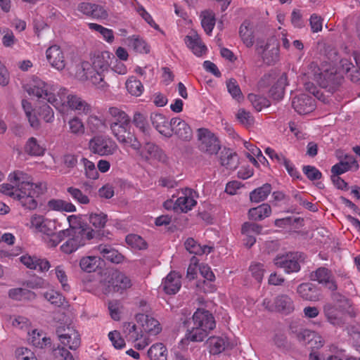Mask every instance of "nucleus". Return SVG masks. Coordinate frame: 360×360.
<instances>
[{
    "label": "nucleus",
    "instance_id": "nucleus-62",
    "mask_svg": "<svg viewBox=\"0 0 360 360\" xmlns=\"http://www.w3.org/2000/svg\"><path fill=\"white\" fill-rule=\"evenodd\" d=\"M249 269L255 280L258 282H260L262 280L264 273V269L263 268L262 264L259 262H252L250 266Z\"/></svg>",
    "mask_w": 360,
    "mask_h": 360
},
{
    "label": "nucleus",
    "instance_id": "nucleus-47",
    "mask_svg": "<svg viewBox=\"0 0 360 360\" xmlns=\"http://www.w3.org/2000/svg\"><path fill=\"white\" fill-rule=\"evenodd\" d=\"M80 247H82V243L81 240H78L75 233H72L70 238L60 246V250L65 254H70Z\"/></svg>",
    "mask_w": 360,
    "mask_h": 360
},
{
    "label": "nucleus",
    "instance_id": "nucleus-43",
    "mask_svg": "<svg viewBox=\"0 0 360 360\" xmlns=\"http://www.w3.org/2000/svg\"><path fill=\"white\" fill-rule=\"evenodd\" d=\"M126 88L127 91L132 96H139L144 90L143 85L140 80L137 79L135 77L131 76L126 82Z\"/></svg>",
    "mask_w": 360,
    "mask_h": 360
},
{
    "label": "nucleus",
    "instance_id": "nucleus-45",
    "mask_svg": "<svg viewBox=\"0 0 360 360\" xmlns=\"http://www.w3.org/2000/svg\"><path fill=\"white\" fill-rule=\"evenodd\" d=\"M323 312L327 320L332 325L340 326L342 324V321L341 318L338 316L336 308L331 304L325 305Z\"/></svg>",
    "mask_w": 360,
    "mask_h": 360
},
{
    "label": "nucleus",
    "instance_id": "nucleus-58",
    "mask_svg": "<svg viewBox=\"0 0 360 360\" xmlns=\"http://www.w3.org/2000/svg\"><path fill=\"white\" fill-rule=\"evenodd\" d=\"M126 242L131 247L138 248L139 250L146 248V244L143 239L141 236L136 234L128 235L126 237Z\"/></svg>",
    "mask_w": 360,
    "mask_h": 360
},
{
    "label": "nucleus",
    "instance_id": "nucleus-53",
    "mask_svg": "<svg viewBox=\"0 0 360 360\" xmlns=\"http://www.w3.org/2000/svg\"><path fill=\"white\" fill-rule=\"evenodd\" d=\"M108 221L107 214L103 212L91 213L89 216L90 223L96 229H103Z\"/></svg>",
    "mask_w": 360,
    "mask_h": 360
},
{
    "label": "nucleus",
    "instance_id": "nucleus-26",
    "mask_svg": "<svg viewBox=\"0 0 360 360\" xmlns=\"http://www.w3.org/2000/svg\"><path fill=\"white\" fill-rule=\"evenodd\" d=\"M136 320L141 323L143 330L146 333L157 335L161 331V327L158 320L144 314H138Z\"/></svg>",
    "mask_w": 360,
    "mask_h": 360
},
{
    "label": "nucleus",
    "instance_id": "nucleus-11",
    "mask_svg": "<svg viewBox=\"0 0 360 360\" xmlns=\"http://www.w3.org/2000/svg\"><path fill=\"white\" fill-rule=\"evenodd\" d=\"M89 149L94 154L108 156L114 154L117 149V146L110 138L97 136L89 141Z\"/></svg>",
    "mask_w": 360,
    "mask_h": 360
},
{
    "label": "nucleus",
    "instance_id": "nucleus-27",
    "mask_svg": "<svg viewBox=\"0 0 360 360\" xmlns=\"http://www.w3.org/2000/svg\"><path fill=\"white\" fill-rule=\"evenodd\" d=\"M288 85V77L285 73H282L277 79L276 83L269 90V96L276 101L283 98L285 87Z\"/></svg>",
    "mask_w": 360,
    "mask_h": 360
},
{
    "label": "nucleus",
    "instance_id": "nucleus-18",
    "mask_svg": "<svg viewBox=\"0 0 360 360\" xmlns=\"http://www.w3.org/2000/svg\"><path fill=\"white\" fill-rule=\"evenodd\" d=\"M46 57L49 64L58 70H63L66 65L65 56L61 48L56 44L49 46L46 51Z\"/></svg>",
    "mask_w": 360,
    "mask_h": 360
},
{
    "label": "nucleus",
    "instance_id": "nucleus-60",
    "mask_svg": "<svg viewBox=\"0 0 360 360\" xmlns=\"http://www.w3.org/2000/svg\"><path fill=\"white\" fill-rule=\"evenodd\" d=\"M262 230V226L261 225L251 222H245L242 226L241 232L243 234L255 236L259 234Z\"/></svg>",
    "mask_w": 360,
    "mask_h": 360
},
{
    "label": "nucleus",
    "instance_id": "nucleus-19",
    "mask_svg": "<svg viewBox=\"0 0 360 360\" xmlns=\"http://www.w3.org/2000/svg\"><path fill=\"white\" fill-rule=\"evenodd\" d=\"M31 226L47 236L53 235L56 229V221L45 219L41 215H34L30 219Z\"/></svg>",
    "mask_w": 360,
    "mask_h": 360
},
{
    "label": "nucleus",
    "instance_id": "nucleus-12",
    "mask_svg": "<svg viewBox=\"0 0 360 360\" xmlns=\"http://www.w3.org/2000/svg\"><path fill=\"white\" fill-rule=\"evenodd\" d=\"M139 147L137 149L130 147L132 150L136 151L137 155L141 160L149 161L151 160H156L158 161L165 162L166 160V155L164 151L159 148L157 145L153 143H146L143 147H141V143L139 141Z\"/></svg>",
    "mask_w": 360,
    "mask_h": 360
},
{
    "label": "nucleus",
    "instance_id": "nucleus-4",
    "mask_svg": "<svg viewBox=\"0 0 360 360\" xmlns=\"http://www.w3.org/2000/svg\"><path fill=\"white\" fill-rule=\"evenodd\" d=\"M112 59L114 56L109 51L95 53L91 58V64L89 62L82 63L86 78L98 88L105 90L107 84L103 81L104 75L110 68Z\"/></svg>",
    "mask_w": 360,
    "mask_h": 360
},
{
    "label": "nucleus",
    "instance_id": "nucleus-57",
    "mask_svg": "<svg viewBox=\"0 0 360 360\" xmlns=\"http://www.w3.org/2000/svg\"><path fill=\"white\" fill-rule=\"evenodd\" d=\"M228 91L233 98L239 100L243 98V94L239 85L234 79H230L226 82Z\"/></svg>",
    "mask_w": 360,
    "mask_h": 360
},
{
    "label": "nucleus",
    "instance_id": "nucleus-33",
    "mask_svg": "<svg viewBox=\"0 0 360 360\" xmlns=\"http://www.w3.org/2000/svg\"><path fill=\"white\" fill-rule=\"evenodd\" d=\"M255 24H241L239 34L243 43L248 47H251L255 41Z\"/></svg>",
    "mask_w": 360,
    "mask_h": 360
},
{
    "label": "nucleus",
    "instance_id": "nucleus-38",
    "mask_svg": "<svg viewBox=\"0 0 360 360\" xmlns=\"http://www.w3.org/2000/svg\"><path fill=\"white\" fill-rule=\"evenodd\" d=\"M101 259L96 256L83 257L79 261V266L82 271L86 272H93L100 265Z\"/></svg>",
    "mask_w": 360,
    "mask_h": 360
},
{
    "label": "nucleus",
    "instance_id": "nucleus-59",
    "mask_svg": "<svg viewBox=\"0 0 360 360\" xmlns=\"http://www.w3.org/2000/svg\"><path fill=\"white\" fill-rule=\"evenodd\" d=\"M108 338L115 349H120L125 347V341L117 330L110 332Z\"/></svg>",
    "mask_w": 360,
    "mask_h": 360
},
{
    "label": "nucleus",
    "instance_id": "nucleus-28",
    "mask_svg": "<svg viewBox=\"0 0 360 360\" xmlns=\"http://www.w3.org/2000/svg\"><path fill=\"white\" fill-rule=\"evenodd\" d=\"M297 292L304 300L311 302L319 300L320 295L311 283H304L298 285Z\"/></svg>",
    "mask_w": 360,
    "mask_h": 360
},
{
    "label": "nucleus",
    "instance_id": "nucleus-35",
    "mask_svg": "<svg viewBox=\"0 0 360 360\" xmlns=\"http://www.w3.org/2000/svg\"><path fill=\"white\" fill-rule=\"evenodd\" d=\"M8 296L15 300H33L36 298V294L26 288H12L8 291Z\"/></svg>",
    "mask_w": 360,
    "mask_h": 360
},
{
    "label": "nucleus",
    "instance_id": "nucleus-16",
    "mask_svg": "<svg viewBox=\"0 0 360 360\" xmlns=\"http://www.w3.org/2000/svg\"><path fill=\"white\" fill-rule=\"evenodd\" d=\"M309 278L311 281H316L332 291L337 289V285L331 271L326 267H319L313 271L310 274Z\"/></svg>",
    "mask_w": 360,
    "mask_h": 360
},
{
    "label": "nucleus",
    "instance_id": "nucleus-23",
    "mask_svg": "<svg viewBox=\"0 0 360 360\" xmlns=\"http://www.w3.org/2000/svg\"><path fill=\"white\" fill-rule=\"evenodd\" d=\"M21 262L28 269L36 270L39 272L47 271L50 267V262L43 258L28 255L20 257Z\"/></svg>",
    "mask_w": 360,
    "mask_h": 360
},
{
    "label": "nucleus",
    "instance_id": "nucleus-2",
    "mask_svg": "<svg viewBox=\"0 0 360 360\" xmlns=\"http://www.w3.org/2000/svg\"><path fill=\"white\" fill-rule=\"evenodd\" d=\"M8 180L11 184L0 185V193L18 200L26 209H36V198L45 189L43 184H34L30 174L20 170L10 173Z\"/></svg>",
    "mask_w": 360,
    "mask_h": 360
},
{
    "label": "nucleus",
    "instance_id": "nucleus-54",
    "mask_svg": "<svg viewBox=\"0 0 360 360\" xmlns=\"http://www.w3.org/2000/svg\"><path fill=\"white\" fill-rule=\"evenodd\" d=\"M81 161L84 167L86 176L90 179H98L99 174L94 163L85 158H83Z\"/></svg>",
    "mask_w": 360,
    "mask_h": 360
},
{
    "label": "nucleus",
    "instance_id": "nucleus-37",
    "mask_svg": "<svg viewBox=\"0 0 360 360\" xmlns=\"http://www.w3.org/2000/svg\"><path fill=\"white\" fill-rule=\"evenodd\" d=\"M131 285V279L123 273H116L112 277V286L115 291L127 290Z\"/></svg>",
    "mask_w": 360,
    "mask_h": 360
},
{
    "label": "nucleus",
    "instance_id": "nucleus-48",
    "mask_svg": "<svg viewBox=\"0 0 360 360\" xmlns=\"http://www.w3.org/2000/svg\"><path fill=\"white\" fill-rule=\"evenodd\" d=\"M248 98L257 111H261L264 108L270 105V101L264 96L250 94Z\"/></svg>",
    "mask_w": 360,
    "mask_h": 360
},
{
    "label": "nucleus",
    "instance_id": "nucleus-30",
    "mask_svg": "<svg viewBox=\"0 0 360 360\" xmlns=\"http://www.w3.org/2000/svg\"><path fill=\"white\" fill-rule=\"evenodd\" d=\"M221 165L229 169H235L238 165V158L236 153L229 148H224L220 153Z\"/></svg>",
    "mask_w": 360,
    "mask_h": 360
},
{
    "label": "nucleus",
    "instance_id": "nucleus-51",
    "mask_svg": "<svg viewBox=\"0 0 360 360\" xmlns=\"http://www.w3.org/2000/svg\"><path fill=\"white\" fill-rule=\"evenodd\" d=\"M69 132L76 136L84 134L85 128L82 121L77 117H75L68 121Z\"/></svg>",
    "mask_w": 360,
    "mask_h": 360
},
{
    "label": "nucleus",
    "instance_id": "nucleus-17",
    "mask_svg": "<svg viewBox=\"0 0 360 360\" xmlns=\"http://www.w3.org/2000/svg\"><path fill=\"white\" fill-rule=\"evenodd\" d=\"M172 136L176 135L179 139L189 141L193 137V131L187 122L179 117L170 120Z\"/></svg>",
    "mask_w": 360,
    "mask_h": 360
},
{
    "label": "nucleus",
    "instance_id": "nucleus-31",
    "mask_svg": "<svg viewBox=\"0 0 360 360\" xmlns=\"http://www.w3.org/2000/svg\"><path fill=\"white\" fill-rule=\"evenodd\" d=\"M73 233L78 240H81L82 246L85 245L87 241L94 238L96 235V232L87 224H82L78 228L73 227Z\"/></svg>",
    "mask_w": 360,
    "mask_h": 360
},
{
    "label": "nucleus",
    "instance_id": "nucleus-44",
    "mask_svg": "<svg viewBox=\"0 0 360 360\" xmlns=\"http://www.w3.org/2000/svg\"><path fill=\"white\" fill-rule=\"evenodd\" d=\"M122 332L129 341L136 342L141 339L143 336L137 331L136 325L131 322L123 323Z\"/></svg>",
    "mask_w": 360,
    "mask_h": 360
},
{
    "label": "nucleus",
    "instance_id": "nucleus-3",
    "mask_svg": "<svg viewBox=\"0 0 360 360\" xmlns=\"http://www.w3.org/2000/svg\"><path fill=\"white\" fill-rule=\"evenodd\" d=\"M108 114L110 117V129L117 141L124 147L137 149L139 140L131 131V118L123 110L117 107H110Z\"/></svg>",
    "mask_w": 360,
    "mask_h": 360
},
{
    "label": "nucleus",
    "instance_id": "nucleus-63",
    "mask_svg": "<svg viewBox=\"0 0 360 360\" xmlns=\"http://www.w3.org/2000/svg\"><path fill=\"white\" fill-rule=\"evenodd\" d=\"M237 118L240 122L245 127L251 126L254 122V118L250 112L244 109H240L237 113Z\"/></svg>",
    "mask_w": 360,
    "mask_h": 360
},
{
    "label": "nucleus",
    "instance_id": "nucleus-39",
    "mask_svg": "<svg viewBox=\"0 0 360 360\" xmlns=\"http://www.w3.org/2000/svg\"><path fill=\"white\" fill-rule=\"evenodd\" d=\"M25 152L32 156H41L44 153V148L41 146L36 138L30 137L27 141L25 147Z\"/></svg>",
    "mask_w": 360,
    "mask_h": 360
},
{
    "label": "nucleus",
    "instance_id": "nucleus-55",
    "mask_svg": "<svg viewBox=\"0 0 360 360\" xmlns=\"http://www.w3.org/2000/svg\"><path fill=\"white\" fill-rule=\"evenodd\" d=\"M44 297L51 304L57 307L62 306L65 302V297L60 292L53 290L46 292Z\"/></svg>",
    "mask_w": 360,
    "mask_h": 360
},
{
    "label": "nucleus",
    "instance_id": "nucleus-8",
    "mask_svg": "<svg viewBox=\"0 0 360 360\" xmlns=\"http://www.w3.org/2000/svg\"><path fill=\"white\" fill-rule=\"evenodd\" d=\"M256 50L268 65H274L279 60V42L276 35L270 37L264 45H258Z\"/></svg>",
    "mask_w": 360,
    "mask_h": 360
},
{
    "label": "nucleus",
    "instance_id": "nucleus-6",
    "mask_svg": "<svg viewBox=\"0 0 360 360\" xmlns=\"http://www.w3.org/2000/svg\"><path fill=\"white\" fill-rule=\"evenodd\" d=\"M193 326L188 329L186 334L187 340L202 342L215 327V321L212 314L204 309H198L192 317Z\"/></svg>",
    "mask_w": 360,
    "mask_h": 360
},
{
    "label": "nucleus",
    "instance_id": "nucleus-15",
    "mask_svg": "<svg viewBox=\"0 0 360 360\" xmlns=\"http://www.w3.org/2000/svg\"><path fill=\"white\" fill-rule=\"evenodd\" d=\"M292 106L298 114H308L316 108L315 99L311 96L302 94L292 98Z\"/></svg>",
    "mask_w": 360,
    "mask_h": 360
},
{
    "label": "nucleus",
    "instance_id": "nucleus-1",
    "mask_svg": "<svg viewBox=\"0 0 360 360\" xmlns=\"http://www.w3.org/2000/svg\"><path fill=\"white\" fill-rule=\"evenodd\" d=\"M29 95L47 101L56 109L68 107L79 114L88 115L92 107L80 96L68 94V90L58 85L46 83L38 77H34L25 86Z\"/></svg>",
    "mask_w": 360,
    "mask_h": 360
},
{
    "label": "nucleus",
    "instance_id": "nucleus-46",
    "mask_svg": "<svg viewBox=\"0 0 360 360\" xmlns=\"http://www.w3.org/2000/svg\"><path fill=\"white\" fill-rule=\"evenodd\" d=\"M30 335V341L36 347L43 348L47 345L51 344V339L44 335L42 332H39L37 330H33Z\"/></svg>",
    "mask_w": 360,
    "mask_h": 360
},
{
    "label": "nucleus",
    "instance_id": "nucleus-29",
    "mask_svg": "<svg viewBox=\"0 0 360 360\" xmlns=\"http://www.w3.org/2000/svg\"><path fill=\"white\" fill-rule=\"evenodd\" d=\"M96 248L103 258L111 262L119 264L121 263L124 259L122 255L110 245L101 244Z\"/></svg>",
    "mask_w": 360,
    "mask_h": 360
},
{
    "label": "nucleus",
    "instance_id": "nucleus-14",
    "mask_svg": "<svg viewBox=\"0 0 360 360\" xmlns=\"http://www.w3.org/2000/svg\"><path fill=\"white\" fill-rule=\"evenodd\" d=\"M56 334L59 341L63 346L70 349H77L81 344L80 336L78 332L71 327H58Z\"/></svg>",
    "mask_w": 360,
    "mask_h": 360
},
{
    "label": "nucleus",
    "instance_id": "nucleus-9",
    "mask_svg": "<svg viewBox=\"0 0 360 360\" xmlns=\"http://www.w3.org/2000/svg\"><path fill=\"white\" fill-rule=\"evenodd\" d=\"M262 304L270 311H276L284 315H288L295 310L292 299L285 294L278 295L274 301L266 298L263 300Z\"/></svg>",
    "mask_w": 360,
    "mask_h": 360
},
{
    "label": "nucleus",
    "instance_id": "nucleus-32",
    "mask_svg": "<svg viewBox=\"0 0 360 360\" xmlns=\"http://www.w3.org/2000/svg\"><path fill=\"white\" fill-rule=\"evenodd\" d=\"M271 213V206L267 203H263L248 211V217L254 221H261L268 217Z\"/></svg>",
    "mask_w": 360,
    "mask_h": 360
},
{
    "label": "nucleus",
    "instance_id": "nucleus-20",
    "mask_svg": "<svg viewBox=\"0 0 360 360\" xmlns=\"http://www.w3.org/2000/svg\"><path fill=\"white\" fill-rule=\"evenodd\" d=\"M181 193L182 195L176 199L174 205V209L182 212H187L196 205V200L193 195L194 192L191 188H185Z\"/></svg>",
    "mask_w": 360,
    "mask_h": 360
},
{
    "label": "nucleus",
    "instance_id": "nucleus-5",
    "mask_svg": "<svg viewBox=\"0 0 360 360\" xmlns=\"http://www.w3.org/2000/svg\"><path fill=\"white\" fill-rule=\"evenodd\" d=\"M309 70L311 72H308L309 76L329 92L335 91L343 79L342 74L338 72L334 65L328 63L326 61L321 65V67L312 63L309 65Z\"/></svg>",
    "mask_w": 360,
    "mask_h": 360
},
{
    "label": "nucleus",
    "instance_id": "nucleus-21",
    "mask_svg": "<svg viewBox=\"0 0 360 360\" xmlns=\"http://www.w3.org/2000/svg\"><path fill=\"white\" fill-rule=\"evenodd\" d=\"M79 10L96 20H105L108 16V13L105 8L96 4L82 2L79 5Z\"/></svg>",
    "mask_w": 360,
    "mask_h": 360
},
{
    "label": "nucleus",
    "instance_id": "nucleus-40",
    "mask_svg": "<svg viewBox=\"0 0 360 360\" xmlns=\"http://www.w3.org/2000/svg\"><path fill=\"white\" fill-rule=\"evenodd\" d=\"M48 207L53 210L65 211L68 212H74L76 211V207L71 202L60 200L52 199L48 202Z\"/></svg>",
    "mask_w": 360,
    "mask_h": 360
},
{
    "label": "nucleus",
    "instance_id": "nucleus-52",
    "mask_svg": "<svg viewBox=\"0 0 360 360\" xmlns=\"http://www.w3.org/2000/svg\"><path fill=\"white\" fill-rule=\"evenodd\" d=\"M67 192L77 202L82 205H87L89 203L90 200L89 197L83 193L80 189L71 186L67 188Z\"/></svg>",
    "mask_w": 360,
    "mask_h": 360
},
{
    "label": "nucleus",
    "instance_id": "nucleus-41",
    "mask_svg": "<svg viewBox=\"0 0 360 360\" xmlns=\"http://www.w3.org/2000/svg\"><path fill=\"white\" fill-rule=\"evenodd\" d=\"M271 191V186L269 184H265L262 186L257 188L250 193V199L253 202H259L264 201Z\"/></svg>",
    "mask_w": 360,
    "mask_h": 360
},
{
    "label": "nucleus",
    "instance_id": "nucleus-10",
    "mask_svg": "<svg viewBox=\"0 0 360 360\" xmlns=\"http://www.w3.org/2000/svg\"><path fill=\"white\" fill-rule=\"evenodd\" d=\"M290 330L300 342L309 345L311 348L319 349L324 344L323 338L314 331L304 328L298 329L293 323L290 324Z\"/></svg>",
    "mask_w": 360,
    "mask_h": 360
},
{
    "label": "nucleus",
    "instance_id": "nucleus-34",
    "mask_svg": "<svg viewBox=\"0 0 360 360\" xmlns=\"http://www.w3.org/2000/svg\"><path fill=\"white\" fill-rule=\"evenodd\" d=\"M210 352L217 354L224 351L229 347V342L226 337H211L208 339Z\"/></svg>",
    "mask_w": 360,
    "mask_h": 360
},
{
    "label": "nucleus",
    "instance_id": "nucleus-49",
    "mask_svg": "<svg viewBox=\"0 0 360 360\" xmlns=\"http://www.w3.org/2000/svg\"><path fill=\"white\" fill-rule=\"evenodd\" d=\"M138 128L142 133L148 134L149 131V126L146 120V116L140 112H135L134 113L131 122Z\"/></svg>",
    "mask_w": 360,
    "mask_h": 360
},
{
    "label": "nucleus",
    "instance_id": "nucleus-13",
    "mask_svg": "<svg viewBox=\"0 0 360 360\" xmlns=\"http://www.w3.org/2000/svg\"><path fill=\"white\" fill-rule=\"evenodd\" d=\"M298 252H289L286 255H277L274 262L277 267L283 269L285 273L298 272L300 270Z\"/></svg>",
    "mask_w": 360,
    "mask_h": 360
},
{
    "label": "nucleus",
    "instance_id": "nucleus-7",
    "mask_svg": "<svg viewBox=\"0 0 360 360\" xmlns=\"http://www.w3.org/2000/svg\"><path fill=\"white\" fill-rule=\"evenodd\" d=\"M199 150L207 155H217L221 149V141L214 133L206 128L197 131Z\"/></svg>",
    "mask_w": 360,
    "mask_h": 360
},
{
    "label": "nucleus",
    "instance_id": "nucleus-42",
    "mask_svg": "<svg viewBox=\"0 0 360 360\" xmlns=\"http://www.w3.org/2000/svg\"><path fill=\"white\" fill-rule=\"evenodd\" d=\"M150 360H167V348L162 343L153 345L148 351Z\"/></svg>",
    "mask_w": 360,
    "mask_h": 360
},
{
    "label": "nucleus",
    "instance_id": "nucleus-61",
    "mask_svg": "<svg viewBox=\"0 0 360 360\" xmlns=\"http://www.w3.org/2000/svg\"><path fill=\"white\" fill-rule=\"evenodd\" d=\"M53 353L59 360H75L72 354L64 347L58 346L53 349Z\"/></svg>",
    "mask_w": 360,
    "mask_h": 360
},
{
    "label": "nucleus",
    "instance_id": "nucleus-25",
    "mask_svg": "<svg viewBox=\"0 0 360 360\" xmlns=\"http://www.w3.org/2000/svg\"><path fill=\"white\" fill-rule=\"evenodd\" d=\"M181 286V276L175 271L170 272L165 278L163 279L161 288L168 295H174Z\"/></svg>",
    "mask_w": 360,
    "mask_h": 360
},
{
    "label": "nucleus",
    "instance_id": "nucleus-56",
    "mask_svg": "<svg viewBox=\"0 0 360 360\" xmlns=\"http://www.w3.org/2000/svg\"><path fill=\"white\" fill-rule=\"evenodd\" d=\"M91 30L98 32L108 42H112L114 39V34L112 30L103 27L98 24H89Z\"/></svg>",
    "mask_w": 360,
    "mask_h": 360
},
{
    "label": "nucleus",
    "instance_id": "nucleus-36",
    "mask_svg": "<svg viewBox=\"0 0 360 360\" xmlns=\"http://www.w3.org/2000/svg\"><path fill=\"white\" fill-rule=\"evenodd\" d=\"M129 46L139 53H148L150 52V46L138 35H133L127 39Z\"/></svg>",
    "mask_w": 360,
    "mask_h": 360
},
{
    "label": "nucleus",
    "instance_id": "nucleus-64",
    "mask_svg": "<svg viewBox=\"0 0 360 360\" xmlns=\"http://www.w3.org/2000/svg\"><path fill=\"white\" fill-rule=\"evenodd\" d=\"M15 356L18 360H37L34 353L25 347H20L15 350Z\"/></svg>",
    "mask_w": 360,
    "mask_h": 360
},
{
    "label": "nucleus",
    "instance_id": "nucleus-22",
    "mask_svg": "<svg viewBox=\"0 0 360 360\" xmlns=\"http://www.w3.org/2000/svg\"><path fill=\"white\" fill-rule=\"evenodd\" d=\"M184 42L189 49L198 57L205 54L207 47L202 41L200 36L194 31H192L184 38Z\"/></svg>",
    "mask_w": 360,
    "mask_h": 360
},
{
    "label": "nucleus",
    "instance_id": "nucleus-50",
    "mask_svg": "<svg viewBox=\"0 0 360 360\" xmlns=\"http://www.w3.org/2000/svg\"><path fill=\"white\" fill-rule=\"evenodd\" d=\"M55 275L61 285V288L63 291L69 292L70 290V286L68 283V276L66 274L65 268L62 265H58L54 269Z\"/></svg>",
    "mask_w": 360,
    "mask_h": 360
},
{
    "label": "nucleus",
    "instance_id": "nucleus-24",
    "mask_svg": "<svg viewBox=\"0 0 360 360\" xmlns=\"http://www.w3.org/2000/svg\"><path fill=\"white\" fill-rule=\"evenodd\" d=\"M150 121L153 126L162 135L169 138L172 136V129L170 121L160 113H152L150 115Z\"/></svg>",
    "mask_w": 360,
    "mask_h": 360
}]
</instances>
